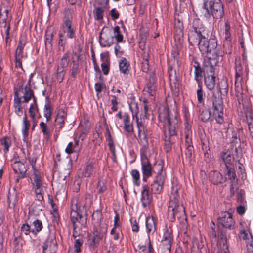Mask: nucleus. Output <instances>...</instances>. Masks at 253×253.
<instances>
[{"label":"nucleus","instance_id":"nucleus-1","mask_svg":"<svg viewBox=\"0 0 253 253\" xmlns=\"http://www.w3.org/2000/svg\"><path fill=\"white\" fill-rule=\"evenodd\" d=\"M207 30L199 19L193 20L192 27L188 33V41L191 45L198 43L202 54L211 53L216 56H222L223 52L217 49V42L215 39L208 40Z\"/></svg>","mask_w":253,"mask_h":253},{"label":"nucleus","instance_id":"nucleus-2","mask_svg":"<svg viewBox=\"0 0 253 253\" xmlns=\"http://www.w3.org/2000/svg\"><path fill=\"white\" fill-rule=\"evenodd\" d=\"M85 203L80 205L78 207L77 201L72 200L70 208V219L74 227V230L78 227L77 223L82 226L84 227L87 220V206L86 203L90 202V195L86 194L85 195Z\"/></svg>","mask_w":253,"mask_h":253},{"label":"nucleus","instance_id":"nucleus-3","mask_svg":"<svg viewBox=\"0 0 253 253\" xmlns=\"http://www.w3.org/2000/svg\"><path fill=\"white\" fill-rule=\"evenodd\" d=\"M159 117L161 121L165 122L169 128L168 131L165 132V141L168 142L174 141L173 138L175 134V127L172 126L169 109L167 108H164L163 111L160 112Z\"/></svg>","mask_w":253,"mask_h":253},{"label":"nucleus","instance_id":"nucleus-4","mask_svg":"<svg viewBox=\"0 0 253 253\" xmlns=\"http://www.w3.org/2000/svg\"><path fill=\"white\" fill-rule=\"evenodd\" d=\"M107 232L105 225L100 230L93 229V234L90 235L87 241L90 250H93L98 247L100 241L105 237Z\"/></svg>","mask_w":253,"mask_h":253},{"label":"nucleus","instance_id":"nucleus-5","mask_svg":"<svg viewBox=\"0 0 253 253\" xmlns=\"http://www.w3.org/2000/svg\"><path fill=\"white\" fill-rule=\"evenodd\" d=\"M220 158L225 166L226 170L224 172L226 173L229 179L235 180L236 174L232 164V160L233 158L231 156V152L227 150L226 152H221Z\"/></svg>","mask_w":253,"mask_h":253},{"label":"nucleus","instance_id":"nucleus-6","mask_svg":"<svg viewBox=\"0 0 253 253\" xmlns=\"http://www.w3.org/2000/svg\"><path fill=\"white\" fill-rule=\"evenodd\" d=\"M208 8L209 14L207 12V15H211L215 19L222 18L223 15V6L220 0H211L210 1Z\"/></svg>","mask_w":253,"mask_h":253},{"label":"nucleus","instance_id":"nucleus-7","mask_svg":"<svg viewBox=\"0 0 253 253\" xmlns=\"http://www.w3.org/2000/svg\"><path fill=\"white\" fill-rule=\"evenodd\" d=\"M213 116L217 123L221 124L223 122V102L220 97H214L213 102Z\"/></svg>","mask_w":253,"mask_h":253},{"label":"nucleus","instance_id":"nucleus-8","mask_svg":"<svg viewBox=\"0 0 253 253\" xmlns=\"http://www.w3.org/2000/svg\"><path fill=\"white\" fill-rule=\"evenodd\" d=\"M31 80L29 79L27 84L25 85H21L18 89L15 90L14 92H17L19 95L23 98V103H28L34 97V91L30 87Z\"/></svg>","mask_w":253,"mask_h":253},{"label":"nucleus","instance_id":"nucleus-9","mask_svg":"<svg viewBox=\"0 0 253 253\" xmlns=\"http://www.w3.org/2000/svg\"><path fill=\"white\" fill-rule=\"evenodd\" d=\"M169 211L171 212L174 218H179L185 214L184 208L178 201H170Z\"/></svg>","mask_w":253,"mask_h":253},{"label":"nucleus","instance_id":"nucleus-10","mask_svg":"<svg viewBox=\"0 0 253 253\" xmlns=\"http://www.w3.org/2000/svg\"><path fill=\"white\" fill-rule=\"evenodd\" d=\"M218 220L219 223L225 228L232 229L234 227L235 222L232 218V215L228 212L222 213Z\"/></svg>","mask_w":253,"mask_h":253},{"label":"nucleus","instance_id":"nucleus-11","mask_svg":"<svg viewBox=\"0 0 253 253\" xmlns=\"http://www.w3.org/2000/svg\"><path fill=\"white\" fill-rule=\"evenodd\" d=\"M142 169L143 174V179L152 175V167L147 157L145 154H142L141 157Z\"/></svg>","mask_w":253,"mask_h":253},{"label":"nucleus","instance_id":"nucleus-12","mask_svg":"<svg viewBox=\"0 0 253 253\" xmlns=\"http://www.w3.org/2000/svg\"><path fill=\"white\" fill-rule=\"evenodd\" d=\"M30 178L31 180V183L34 189H41V190H42V188H43L42 178L38 170L33 171V174Z\"/></svg>","mask_w":253,"mask_h":253},{"label":"nucleus","instance_id":"nucleus-13","mask_svg":"<svg viewBox=\"0 0 253 253\" xmlns=\"http://www.w3.org/2000/svg\"><path fill=\"white\" fill-rule=\"evenodd\" d=\"M102 213L100 210H96L93 212L92 215V223L93 224V229L100 230L101 228L105 225L107 230V225L105 222H101Z\"/></svg>","mask_w":253,"mask_h":253},{"label":"nucleus","instance_id":"nucleus-14","mask_svg":"<svg viewBox=\"0 0 253 253\" xmlns=\"http://www.w3.org/2000/svg\"><path fill=\"white\" fill-rule=\"evenodd\" d=\"M217 57L214 54L212 55V57L207 56L205 58L204 64L205 66V71L206 73L214 72V66L217 63V60L215 58Z\"/></svg>","mask_w":253,"mask_h":253},{"label":"nucleus","instance_id":"nucleus-15","mask_svg":"<svg viewBox=\"0 0 253 253\" xmlns=\"http://www.w3.org/2000/svg\"><path fill=\"white\" fill-rule=\"evenodd\" d=\"M152 197L149 195V187L144 185L141 192V201L144 207L149 205L152 201Z\"/></svg>","mask_w":253,"mask_h":253},{"label":"nucleus","instance_id":"nucleus-16","mask_svg":"<svg viewBox=\"0 0 253 253\" xmlns=\"http://www.w3.org/2000/svg\"><path fill=\"white\" fill-rule=\"evenodd\" d=\"M100 56L102 62L101 65L102 71L104 75H107L109 73L110 69L109 52H103L101 54Z\"/></svg>","mask_w":253,"mask_h":253},{"label":"nucleus","instance_id":"nucleus-17","mask_svg":"<svg viewBox=\"0 0 253 253\" xmlns=\"http://www.w3.org/2000/svg\"><path fill=\"white\" fill-rule=\"evenodd\" d=\"M12 167L15 173L19 175L20 178H24L26 177L27 169L24 163L20 161H16Z\"/></svg>","mask_w":253,"mask_h":253},{"label":"nucleus","instance_id":"nucleus-18","mask_svg":"<svg viewBox=\"0 0 253 253\" xmlns=\"http://www.w3.org/2000/svg\"><path fill=\"white\" fill-rule=\"evenodd\" d=\"M215 76L214 72L206 73L205 75V84L209 90H212L215 85Z\"/></svg>","mask_w":253,"mask_h":253},{"label":"nucleus","instance_id":"nucleus-19","mask_svg":"<svg viewBox=\"0 0 253 253\" xmlns=\"http://www.w3.org/2000/svg\"><path fill=\"white\" fill-rule=\"evenodd\" d=\"M210 177L212 182L214 184L222 183L226 181L228 177H224L217 171H211L210 173Z\"/></svg>","mask_w":253,"mask_h":253},{"label":"nucleus","instance_id":"nucleus-20","mask_svg":"<svg viewBox=\"0 0 253 253\" xmlns=\"http://www.w3.org/2000/svg\"><path fill=\"white\" fill-rule=\"evenodd\" d=\"M99 128L96 127V131L99 134V133H104L105 135L106 136L107 140L108 141H111V134L109 131V126L106 123V119H104L103 123L99 125Z\"/></svg>","mask_w":253,"mask_h":253},{"label":"nucleus","instance_id":"nucleus-21","mask_svg":"<svg viewBox=\"0 0 253 253\" xmlns=\"http://www.w3.org/2000/svg\"><path fill=\"white\" fill-rule=\"evenodd\" d=\"M53 36V32H51L48 29L45 31L44 43L45 49L47 51H51L52 49Z\"/></svg>","mask_w":253,"mask_h":253},{"label":"nucleus","instance_id":"nucleus-22","mask_svg":"<svg viewBox=\"0 0 253 253\" xmlns=\"http://www.w3.org/2000/svg\"><path fill=\"white\" fill-rule=\"evenodd\" d=\"M14 105L15 108V112L19 116H21L22 114L21 103H23L21 97L19 95L17 92H14Z\"/></svg>","mask_w":253,"mask_h":253},{"label":"nucleus","instance_id":"nucleus-23","mask_svg":"<svg viewBox=\"0 0 253 253\" xmlns=\"http://www.w3.org/2000/svg\"><path fill=\"white\" fill-rule=\"evenodd\" d=\"M9 9H4L3 10L2 7L0 8V27H6L8 24L10 23L7 22V19L8 16Z\"/></svg>","mask_w":253,"mask_h":253},{"label":"nucleus","instance_id":"nucleus-24","mask_svg":"<svg viewBox=\"0 0 253 253\" xmlns=\"http://www.w3.org/2000/svg\"><path fill=\"white\" fill-rule=\"evenodd\" d=\"M7 202L9 208L14 209L15 205L18 202V194L14 191L13 193L9 192L7 195Z\"/></svg>","mask_w":253,"mask_h":253},{"label":"nucleus","instance_id":"nucleus-25","mask_svg":"<svg viewBox=\"0 0 253 253\" xmlns=\"http://www.w3.org/2000/svg\"><path fill=\"white\" fill-rule=\"evenodd\" d=\"M169 82L171 85L174 84L176 88L178 86V76L176 74L175 70H173L172 67H170L169 70Z\"/></svg>","mask_w":253,"mask_h":253},{"label":"nucleus","instance_id":"nucleus-26","mask_svg":"<svg viewBox=\"0 0 253 253\" xmlns=\"http://www.w3.org/2000/svg\"><path fill=\"white\" fill-rule=\"evenodd\" d=\"M109 8V6L103 7L100 5H98V7L95 8L93 13L95 15V19L97 20H101L103 18L104 11L105 10H108Z\"/></svg>","mask_w":253,"mask_h":253},{"label":"nucleus","instance_id":"nucleus-27","mask_svg":"<svg viewBox=\"0 0 253 253\" xmlns=\"http://www.w3.org/2000/svg\"><path fill=\"white\" fill-rule=\"evenodd\" d=\"M81 144L82 143H68L65 149L66 153L68 154L73 153H78L82 147Z\"/></svg>","mask_w":253,"mask_h":253},{"label":"nucleus","instance_id":"nucleus-28","mask_svg":"<svg viewBox=\"0 0 253 253\" xmlns=\"http://www.w3.org/2000/svg\"><path fill=\"white\" fill-rule=\"evenodd\" d=\"M72 23H63L62 27L64 29V32L66 33V36L67 38L72 39L75 37V30L72 28Z\"/></svg>","mask_w":253,"mask_h":253},{"label":"nucleus","instance_id":"nucleus-29","mask_svg":"<svg viewBox=\"0 0 253 253\" xmlns=\"http://www.w3.org/2000/svg\"><path fill=\"white\" fill-rule=\"evenodd\" d=\"M184 117L185 119V132L191 133V123L192 121L190 120V115L188 113V110L185 108L183 110Z\"/></svg>","mask_w":253,"mask_h":253},{"label":"nucleus","instance_id":"nucleus-30","mask_svg":"<svg viewBox=\"0 0 253 253\" xmlns=\"http://www.w3.org/2000/svg\"><path fill=\"white\" fill-rule=\"evenodd\" d=\"M66 117V113L63 109H60L57 115L56 118V124L59 125V128L61 129L63 126L65 122L64 119Z\"/></svg>","mask_w":253,"mask_h":253},{"label":"nucleus","instance_id":"nucleus-31","mask_svg":"<svg viewBox=\"0 0 253 253\" xmlns=\"http://www.w3.org/2000/svg\"><path fill=\"white\" fill-rule=\"evenodd\" d=\"M104 28H103L99 35V42L100 45L103 47H109L111 45V42L109 39L106 37V34L104 31Z\"/></svg>","mask_w":253,"mask_h":253},{"label":"nucleus","instance_id":"nucleus-32","mask_svg":"<svg viewBox=\"0 0 253 253\" xmlns=\"http://www.w3.org/2000/svg\"><path fill=\"white\" fill-rule=\"evenodd\" d=\"M32 224L34 227V229H32V234L35 236L43 229L42 223L41 220L38 219H35L32 223Z\"/></svg>","mask_w":253,"mask_h":253},{"label":"nucleus","instance_id":"nucleus-33","mask_svg":"<svg viewBox=\"0 0 253 253\" xmlns=\"http://www.w3.org/2000/svg\"><path fill=\"white\" fill-rule=\"evenodd\" d=\"M119 68L120 71L124 74H128L129 72L128 67L129 64L127 60L123 58L119 61Z\"/></svg>","mask_w":253,"mask_h":253},{"label":"nucleus","instance_id":"nucleus-34","mask_svg":"<svg viewBox=\"0 0 253 253\" xmlns=\"http://www.w3.org/2000/svg\"><path fill=\"white\" fill-rule=\"evenodd\" d=\"M242 74V67L240 64H237L236 66V78L235 86L236 87H239L242 81L241 75Z\"/></svg>","mask_w":253,"mask_h":253},{"label":"nucleus","instance_id":"nucleus-35","mask_svg":"<svg viewBox=\"0 0 253 253\" xmlns=\"http://www.w3.org/2000/svg\"><path fill=\"white\" fill-rule=\"evenodd\" d=\"M172 240V230L167 228L164 232L161 244H171Z\"/></svg>","mask_w":253,"mask_h":253},{"label":"nucleus","instance_id":"nucleus-36","mask_svg":"<svg viewBox=\"0 0 253 253\" xmlns=\"http://www.w3.org/2000/svg\"><path fill=\"white\" fill-rule=\"evenodd\" d=\"M23 123L24 126V128L23 129V134L24 136L23 140L25 142H27L26 139L28 136V130L30 126V122L27 120V117L26 114L23 118Z\"/></svg>","mask_w":253,"mask_h":253},{"label":"nucleus","instance_id":"nucleus-37","mask_svg":"<svg viewBox=\"0 0 253 253\" xmlns=\"http://www.w3.org/2000/svg\"><path fill=\"white\" fill-rule=\"evenodd\" d=\"M146 226L148 233L154 232L156 230V225L153 217H148L146 220Z\"/></svg>","mask_w":253,"mask_h":253},{"label":"nucleus","instance_id":"nucleus-38","mask_svg":"<svg viewBox=\"0 0 253 253\" xmlns=\"http://www.w3.org/2000/svg\"><path fill=\"white\" fill-rule=\"evenodd\" d=\"M115 213H116L115 212ZM121 221L120 220V217L118 214L116 213V215L114 219V228L112 229V235L114 234L113 238L114 240H117L119 239V236L118 233H115V229L120 226Z\"/></svg>","mask_w":253,"mask_h":253},{"label":"nucleus","instance_id":"nucleus-39","mask_svg":"<svg viewBox=\"0 0 253 253\" xmlns=\"http://www.w3.org/2000/svg\"><path fill=\"white\" fill-rule=\"evenodd\" d=\"M70 52L67 51L65 53L61 58L60 62L58 64L57 66L66 68L68 67L69 62Z\"/></svg>","mask_w":253,"mask_h":253},{"label":"nucleus","instance_id":"nucleus-40","mask_svg":"<svg viewBox=\"0 0 253 253\" xmlns=\"http://www.w3.org/2000/svg\"><path fill=\"white\" fill-rule=\"evenodd\" d=\"M124 123L125 129L128 132H131L133 130L132 124L129 121V117L127 114H125L124 118Z\"/></svg>","mask_w":253,"mask_h":253},{"label":"nucleus","instance_id":"nucleus-41","mask_svg":"<svg viewBox=\"0 0 253 253\" xmlns=\"http://www.w3.org/2000/svg\"><path fill=\"white\" fill-rule=\"evenodd\" d=\"M63 23H72V15L71 9L65 8L64 10Z\"/></svg>","mask_w":253,"mask_h":253},{"label":"nucleus","instance_id":"nucleus-42","mask_svg":"<svg viewBox=\"0 0 253 253\" xmlns=\"http://www.w3.org/2000/svg\"><path fill=\"white\" fill-rule=\"evenodd\" d=\"M211 117V112L208 109L202 110L200 111L199 119L203 122H207Z\"/></svg>","mask_w":253,"mask_h":253},{"label":"nucleus","instance_id":"nucleus-43","mask_svg":"<svg viewBox=\"0 0 253 253\" xmlns=\"http://www.w3.org/2000/svg\"><path fill=\"white\" fill-rule=\"evenodd\" d=\"M40 126L42 132L47 138V141H48V139L50 135L49 128L47 127L46 124L43 122L40 123Z\"/></svg>","mask_w":253,"mask_h":253},{"label":"nucleus","instance_id":"nucleus-44","mask_svg":"<svg viewBox=\"0 0 253 253\" xmlns=\"http://www.w3.org/2000/svg\"><path fill=\"white\" fill-rule=\"evenodd\" d=\"M93 163L88 162L84 172L85 177H89L90 176L93 170Z\"/></svg>","mask_w":253,"mask_h":253},{"label":"nucleus","instance_id":"nucleus-45","mask_svg":"<svg viewBox=\"0 0 253 253\" xmlns=\"http://www.w3.org/2000/svg\"><path fill=\"white\" fill-rule=\"evenodd\" d=\"M194 67L195 68V79L197 82H199L201 80L202 77V70L198 64H197V65H194Z\"/></svg>","mask_w":253,"mask_h":253},{"label":"nucleus","instance_id":"nucleus-46","mask_svg":"<svg viewBox=\"0 0 253 253\" xmlns=\"http://www.w3.org/2000/svg\"><path fill=\"white\" fill-rule=\"evenodd\" d=\"M73 66L71 69V76L72 77L75 78L78 74H79L80 72L79 68V63L73 60Z\"/></svg>","mask_w":253,"mask_h":253},{"label":"nucleus","instance_id":"nucleus-47","mask_svg":"<svg viewBox=\"0 0 253 253\" xmlns=\"http://www.w3.org/2000/svg\"><path fill=\"white\" fill-rule=\"evenodd\" d=\"M114 37L116 39L118 42H121L123 40V36L121 34L120 31V27L119 26H116L114 28Z\"/></svg>","mask_w":253,"mask_h":253},{"label":"nucleus","instance_id":"nucleus-48","mask_svg":"<svg viewBox=\"0 0 253 253\" xmlns=\"http://www.w3.org/2000/svg\"><path fill=\"white\" fill-rule=\"evenodd\" d=\"M83 240L82 238H79L75 240L74 248L75 253H80L81 252L80 247L82 246Z\"/></svg>","mask_w":253,"mask_h":253},{"label":"nucleus","instance_id":"nucleus-49","mask_svg":"<svg viewBox=\"0 0 253 253\" xmlns=\"http://www.w3.org/2000/svg\"><path fill=\"white\" fill-rule=\"evenodd\" d=\"M52 115V109L50 105V101L48 97H46V103L44 108V115Z\"/></svg>","mask_w":253,"mask_h":253},{"label":"nucleus","instance_id":"nucleus-50","mask_svg":"<svg viewBox=\"0 0 253 253\" xmlns=\"http://www.w3.org/2000/svg\"><path fill=\"white\" fill-rule=\"evenodd\" d=\"M132 117L133 120H135L137 124V126L138 129V131H144V125L143 124V123L141 121H139L138 117L136 116V113L135 114H134L133 113H132Z\"/></svg>","mask_w":253,"mask_h":253},{"label":"nucleus","instance_id":"nucleus-51","mask_svg":"<svg viewBox=\"0 0 253 253\" xmlns=\"http://www.w3.org/2000/svg\"><path fill=\"white\" fill-rule=\"evenodd\" d=\"M163 184H160L156 182H154L152 185V191L155 194H160L163 189Z\"/></svg>","mask_w":253,"mask_h":253},{"label":"nucleus","instance_id":"nucleus-52","mask_svg":"<svg viewBox=\"0 0 253 253\" xmlns=\"http://www.w3.org/2000/svg\"><path fill=\"white\" fill-rule=\"evenodd\" d=\"M21 232L25 235H29L30 233L32 234V229L31 226L27 223L23 224L21 227Z\"/></svg>","mask_w":253,"mask_h":253},{"label":"nucleus","instance_id":"nucleus-53","mask_svg":"<svg viewBox=\"0 0 253 253\" xmlns=\"http://www.w3.org/2000/svg\"><path fill=\"white\" fill-rule=\"evenodd\" d=\"M144 90L151 95H154L155 91V84H151L149 82L147 84Z\"/></svg>","mask_w":253,"mask_h":253},{"label":"nucleus","instance_id":"nucleus-54","mask_svg":"<svg viewBox=\"0 0 253 253\" xmlns=\"http://www.w3.org/2000/svg\"><path fill=\"white\" fill-rule=\"evenodd\" d=\"M171 244H161L160 249L162 253H170Z\"/></svg>","mask_w":253,"mask_h":253},{"label":"nucleus","instance_id":"nucleus-55","mask_svg":"<svg viewBox=\"0 0 253 253\" xmlns=\"http://www.w3.org/2000/svg\"><path fill=\"white\" fill-rule=\"evenodd\" d=\"M131 174L134 181V183L136 185H139V177L140 174L139 171L136 169H134L131 171Z\"/></svg>","mask_w":253,"mask_h":253},{"label":"nucleus","instance_id":"nucleus-56","mask_svg":"<svg viewBox=\"0 0 253 253\" xmlns=\"http://www.w3.org/2000/svg\"><path fill=\"white\" fill-rule=\"evenodd\" d=\"M10 24L9 23L5 32V46H10L11 43V40L10 39Z\"/></svg>","mask_w":253,"mask_h":253},{"label":"nucleus","instance_id":"nucleus-57","mask_svg":"<svg viewBox=\"0 0 253 253\" xmlns=\"http://www.w3.org/2000/svg\"><path fill=\"white\" fill-rule=\"evenodd\" d=\"M218 88L220 92L222 93H224L225 94L227 93L228 92V85L225 81L221 82L220 84H218Z\"/></svg>","mask_w":253,"mask_h":253},{"label":"nucleus","instance_id":"nucleus-58","mask_svg":"<svg viewBox=\"0 0 253 253\" xmlns=\"http://www.w3.org/2000/svg\"><path fill=\"white\" fill-rule=\"evenodd\" d=\"M13 245L16 250H20L22 248V244L20 237H15L13 241Z\"/></svg>","mask_w":253,"mask_h":253},{"label":"nucleus","instance_id":"nucleus-59","mask_svg":"<svg viewBox=\"0 0 253 253\" xmlns=\"http://www.w3.org/2000/svg\"><path fill=\"white\" fill-rule=\"evenodd\" d=\"M178 189L177 187H172V191H171V194L170 197V201H178Z\"/></svg>","mask_w":253,"mask_h":253},{"label":"nucleus","instance_id":"nucleus-60","mask_svg":"<svg viewBox=\"0 0 253 253\" xmlns=\"http://www.w3.org/2000/svg\"><path fill=\"white\" fill-rule=\"evenodd\" d=\"M161 171L162 170V167H161ZM154 182H156L157 183H159L160 184L164 185V177L162 174L161 171H159V172L157 174V175L156 177L155 180L154 181Z\"/></svg>","mask_w":253,"mask_h":253},{"label":"nucleus","instance_id":"nucleus-61","mask_svg":"<svg viewBox=\"0 0 253 253\" xmlns=\"http://www.w3.org/2000/svg\"><path fill=\"white\" fill-rule=\"evenodd\" d=\"M35 193L36 194V197L38 201L42 202L43 200V190L42 188V190L41 189H35Z\"/></svg>","mask_w":253,"mask_h":253},{"label":"nucleus","instance_id":"nucleus-62","mask_svg":"<svg viewBox=\"0 0 253 253\" xmlns=\"http://www.w3.org/2000/svg\"><path fill=\"white\" fill-rule=\"evenodd\" d=\"M109 0H95L94 6L100 5L104 7L109 6Z\"/></svg>","mask_w":253,"mask_h":253},{"label":"nucleus","instance_id":"nucleus-63","mask_svg":"<svg viewBox=\"0 0 253 253\" xmlns=\"http://www.w3.org/2000/svg\"><path fill=\"white\" fill-rule=\"evenodd\" d=\"M97 192L99 193L104 192L106 190V186L104 182L99 181L97 186Z\"/></svg>","mask_w":253,"mask_h":253},{"label":"nucleus","instance_id":"nucleus-64","mask_svg":"<svg viewBox=\"0 0 253 253\" xmlns=\"http://www.w3.org/2000/svg\"><path fill=\"white\" fill-rule=\"evenodd\" d=\"M115 54L117 57H121L123 54V51L121 50V47L116 44L114 47Z\"/></svg>","mask_w":253,"mask_h":253}]
</instances>
